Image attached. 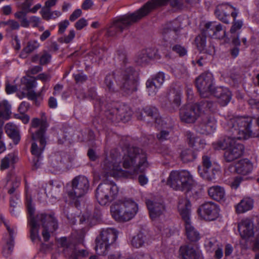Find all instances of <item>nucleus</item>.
I'll list each match as a JSON object with an SVG mask.
<instances>
[{"label": "nucleus", "instance_id": "obj_1", "mask_svg": "<svg viewBox=\"0 0 259 259\" xmlns=\"http://www.w3.org/2000/svg\"><path fill=\"white\" fill-rule=\"evenodd\" d=\"M102 174L105 177L133 178L135 175L143 172L148 167L147 154L141 149L136 147H128L122 158L123 167L127 170L122 169L120 158L115 151L106 155L101 163Z\"/></svg>", "mask_w": 259, "mask_h": 259}, {"label": "nucleus", "instance_id": "obj_2", "mask_svg": "<svg viewBox=\"0 0 259 259\" xmlns=\"http://www.w3.org/2000/svg\"><path fill=\"white\" fill-rule=\"evenodd\" d=\"M251 120L249 118L233 117L226 122L225 128L232 133V136L224 138L223 141H219L214 148L226 149L224 158L226 161L232 162L242 156L244 151L243 145L238 142L236 139H246L251 136L249 129Z\"/></svg>", "mask_w": 259, "mask_h": 259}, {"label": "nucleus", "instance_id": "obj_3", "mask_svg": "<svg viewBox=\"0 0 259 259\" xmlns=\"http://www.w3.org/2000/svg\"><path fill=\"white\" fill-rule=\"evenodd\" d=\"M104 84L106 91L110 94L121 91L131 94L137 90V73L131 66L123 67L120 71L107 75Z\"/></svg>", "mask_w": 259, "mask_h": 259}, {"label": "nucleus", "instance_id": "obj_4", "mask_svg": "<svg viewBox=\"0 0 259 259\" xmlns=\"http://www.w3.org/2000/svg\"><path fill=\"white\" fill-rule=\"evenodd\" d=\"M170 0H152L148 2L142 8L135 13L127 14L115 20L108 30L110 36L116 35L133 23L137 22L150 12L158 7L165 6Z\"/></svg>", "mask_w": 259, "mask_h": 259}, {"label": "nucleus", "instance_id": "obj_5", "mask_svg": "<svg viewBox=\"0 0 259 259\" xmlns=\"http://www.w3.org/2000/svg\"><path fill=\"white\" fill-rule=\"evenodd\" d=\"M41 225L44 230L42 235L45 241L49 240L50 235L49 232H53L58 228V223L56 219L52 215L40 213L37 217L31 219L30 222V237L33 241L39 239L38 230Z\"/></svg>", "mask_w": 259, "mask_h": 259}, {"label": "nucleus", "instance_id": "obj_6", "mask_svg": "<svg viewBox=\"0 0 259 259\" xmlns=\"http://www.w3.org/2000/svg\"><path fill=\"white\" fill-rule=\"evenodd\" d=\"M138 210V204L133 200L123 198L117 200L110 207L114 219L119 222H126L133 219Z\"/></svg>", "mask_w": 259, "mask_h": 259}, {"label": "nucleus", "instance_id": "obj_7", "mask_svg": "<svg viewBox=\"0 0 259 259\" xmlns=\"http://www.w3.org/2000/svg\"><path fill=\"white\" fill-rule=\"evenodd\" d=\"M166 184L174 190L189 191L195 185V182L187 170H172L167 179Z\"/></svg>", "mask_w": 259, "mask_h": 259}, {"label": "nucleus", "instance_id": "obj_8", "mask_svg": "<svg viewBox=\"0 0 259 259\" xmlns=\"http://www.w3.org/2000/svg\"><path fill=\"white\" fill-rule=\"evenodd\" d=\"M190 203L186 198L179 200L178 210L185 222V233L187 239L191 242H196L200 238L199 233L192 225L190 219Z\"/></svg>", "mask_w": 259, "mask_h": 259}, {"label": "nucleus", "instance_id": "obj_9", "mask_svg": "<svg viewBox=\"0 0 259 259\" xmlns=\"http://www.w3.org/2000/svg\"><path fill=\"white\" fill-rule=\"evenodd\" d=\"M118 191V187L115 183L106 181L98 186L96 198L100 204L105 205L116 198Z\"/></svg>", "mask_w": 259, "mask_h": 259}, {"label": "nucleus", "instance_id": "obj_10", "mask_svg": "<svg viewBox=\"0 0 259 259\" xmlns=\"http://www.w3.org/2000/svg\"><path fill=\"white\" fill-rule=\"evenodd\" d=\"M71 186L72 189L67 193L68 197L74 201L87 193L90 187L89 181L86 177L79 175L73 179Z\"/></svg>", "mask_w": 259, "mask_h": 259}, {"label": "nucleus", "instance_id": "obj_11", "mask_svg": "<svg viewBox=\"0 0 259 259\" xmlns=\"http://www.w3.org/2000/svg\"><path fill=\"white\" fill-rule=\"evenodd\" d=\"M31 138L34 141L31 147V152L34 156L32 160L33 169H36L40 165L39 159L45 148L47 141L45 136H36L32 133Z\"/></svg>", "mask_w": 259, "mask_h": 259}, {"label": "nucleus", "instance_id": "obj_12", "mask_svg": "<svg viewBox=\"0 0 259 259\" xmlns=\"http://www.w3.org/2000/svg\"><path fill=\"white\" fill-rule=\"evenodd\" d=\"M202 114V109L197 103L184 106L179 112L181 120L188 123H194Z\"/></svg>", "mask_w": 259, "mask_h": 259}, {"label": "nucleus", "instance_id": "obj_13", "mask_svg": "<svg viewBox=\"0 0 259 259\" xmlns=\"http://www.w3.org/2000/svg\"><path fill=\"white\" fill-rule=\"evenodd\" d=\"M196 85L202 97H208L213 91L212 74L210 72L201 74L196 80Z\"/></svg>", "mask_w": 259, "mask_h": 259}, {"label": "nucleus", "instance_id": "obj_14", "mask_svg": "<svg viewBox=\"0 0 259 259\" xmlns=\"http://www.w3.org/2000/svg\"><path fill=\"white\" fill-rule=\"evenodd\" d=\"M220 211L219 206L211 201L203 203L198 209L199 215L204 220L208 221L217 219L220 215Z\"/></svg>", "mask_w": 259, "mask_h": 259}, {"label": "nucleus", "instance_id": "obj_15", "mask_svg": "<svg viewBox=\"0 0 259 259\" xmlns=\"http://www.w3.org/2000/svg\"><path fill=\"white\" fill-rule=\"evenodd\" d=\"M238 13V11L228 3H222L218 5L214 11L215 17L219 20L226 24H229L230 22L229 19L230 14L233 18L236 19Z\"/></svg>", "mask_w": 259, "mask_h": 259}, {"label": "nucleus", "instance_id": "obj_16", "mask_svg": "<svg viewBox=\"0 0 259 259\" xmlns=\"http://www.w3.org/2000/svg\"><path fill=\"white\" fill-rule=\"evenodd\" d=\"M60 244L64 248V253L66 255L70 254L69 259H81L89 255V252L86 250L77 249L75 246L68 241L66 238H61L60 239Z\"/></svg>", "mask_w": 259, "mask_h": 259}, {"label": "nucleus", "instance_id": "obj_17", "mask_svg": "<svg viewBox=\"0 0 259 259\" xmlns=\"http://www.w3.org/2000/svg\"><path fill=\"white\" fill-rule=\"evenodd\" d=\"M216 128V120L213 117L204 115L197 127V130L202 134H210Z\"/></svg>", "mask_w": 259, "mask_h": 259}, {"label": "nucleus", "instance_id": "obj_18", "mask_svg": "<svg viewBox=\"0 0 259 259\" xmlns=\"http://www.w3.org/2000/svg\"><path fill=\"white\" fill-rule=\"evenodd\" d=\"M4 225L5 226L10 236V239L7 242L6 246L4 248L3 253L4 255L8 256L13 251L14 246V236L16 234V227L11 226L9 221L1 218Z\"/></svg>", "mask_w": 259, "mask_h": 259}, {"label": "nucleus", "instance_id": "obj_19", "mask_svg": "<svg viewBox=\"0 0 259 259\" xmlns=\"http://www.w3.org/2000/svg\"><path fill=\"white\" fill-rule=\"evenodd\" d=\"M152 220H154L160 217L165 211L163 204L156 200H147L146 202Z\"/></svg>", "mask_w": 259, "mask_h": 259}, {"label": "nucleus", "instance_id": "obj_20", "mask_svg": "<svg viewBox=\"0 0 259 259\" xmlns=\"http://www.w3.org/2000/svg\"><path fill=\"white\" fill-rule=\"evenodd\" d=\"M223 30L222 25L215 22H209L205 25L202 33L206 36H213L217 38H222L225 37L226 31H223L222 35H219L220 31Z\"/></svg>", "mask_w": 259, "mask_h": 259}, {"label": "nucleus", "instance_id": "obj_21", "mask_svg": "<svg viewBox=\"0 0 259 259\" xmlns=\"http://www.w3.org/2000/svg\"><path fill=\"white\" fill-rule=\"evenodd\" d=\"M218 99L222 106L226 105L230 101L231 94L227 88L218 87L215 88L212 93Z\"/></svg>", "mask_w": 259, "mask_h": 259}, {"label": "nucleus", "instance_id": "obj_22", "mask_svg": "<svg viewBox=\"0 0 259 259\" xmlns=\"http://www.w3.org/2000/svg\"><path fill=\"white\" fill-rule=\"evenodd\" d=\"M238 230L242 238L249 237L253 234V225L251 220L245 219L238 225Z\"/></svg>", "mask_w": 259, "mask_h": 259}, {"label": "nucleus", "instance_id": "obj_23", "mask_svg": "<svg viewBox=\"0 0 259 259\" xmlns=\"http://www.w3.org/2000/svg\"><path fill=\"white\" fill-rule=\"evenodd\" d=\"M209 196L217 201H224L225 199L226 192L224 188L220 186H213L207 190Z\"/></svg>", "mask_w": 259, "mask_h": 259}, {"label": "nucleus", "instance_id": "obj_24", "mask_svg": "<svg viewBox=\"0 0 259 259\" xmlns=\"http://www.w3.org/2000/svg\"><path fill=\"white\" fill-rule=\"evenodd\" d=\"M179 30L178 27H174L172 26L164 28L162 32L164 40L170 44L175 42L178 38Z\"/></svg>", "mask_w": 259, "mask_h": 259}, {"label": "nucleus", "instance_id": "obj_25", "mask_svg": "<svg viewBox=\"0 0 259 259\" xmlns=\"http://www.w3.org/2000/svg\"><path fill=\"white\" fill-rule=\"evenodd\" d=\"M5 130L8 136L17 144L20 140L19 130L17 126L12 122L7 123L5 126Z\"/></svg>", "mask_w": 259, "mask_h": 259}, {"label": "nucleus", "instance_id": "obj_26", "mask_svg": "<svg viewBox=\"0 0 259 259\" xmlns=\"http://www.w3.org/2000/svg\"><path fill=\"white\" fill-rule=\"evenodd\" d=\"M253 168L252 164L247 159L239 160L236 164L235 169L237 173L245 175L250 173Z\"/></svg>", "mask_w": 259, "mask_h": 259}, {"label": "nucleus", "instance_id": "obj_27", "mask_svg": "<svg viewBox=\"0 0 259 259\" xmlns=\"http://www.w3.org/2000/svg\"><path fill=\"white\" fill-rule=\"evenodd\" d=\"M180 252L183 259H198L199 257V253L190 245L181 246Z\"/></svg>", "mask_w": 259, "mask_h": 259}, {"label": "nucleus", "instance_id": "obj_28", "mask_svg": "<svg viewBox=\"0 0 259 259\" xmlns=\"http://www.w3.org/2000/svg\"><path fill=\"white\" fill-rule=\"evenodd\" d=\"M38 126H40L39 129L33 134L36 136H45L46 130L48 126L47 119L45 118H42V119L33 118L31 121V127L37 128Z\"/></svg>", "mask_w": 259, "mask_h": 259}, {"label": "nucleus", "instance_id": "obj_29", "mask_svg": "<svg viewBox=\"0 0 259 259\" xmlns=\"http://www.w3.org/2000/svg\"><path fill=\"white\" fill-rule=\"evenodd\" d=\"M98 237L101 239H103L107 243L110 245L115 241L117 237V233L115 229L108 228L103 230Z\"/></svg>", "mask_w": 259, "mask_h": 259}, {"label": "nucleus", "instance_id": "obj_30", "mask_svg": "<svg viewBox=\"0 0 259 259\" xmlns=\"http://www.w3.org/2000/svg\"><path fill=\"white\" fill-rule=\"evenodd\" d=\"M253 205V201L252 199L250 198H244L236 205V211L238 213L245 212L252 209Z\"/></svg>", "mask_w": 259, "mask_h": 259}, {"label": "nucleus", "instance_id": "obj_31", "mask_svg": "<svg viewBox=\"0 0 259 259\" xmlns=\"http://www.w3.org/2000/svg\"><path fill=\"white\" fill-rule=\"evenodd\" d=\"M200 176L204 180L208 181H212L216 178V175L219 172L218 167H213L209 169H198Z\"/></svg>", "mask_w": 259, "mask_h": 259}, {"label": "nucleus", "instance_id": "obj_32", "mask_svg": "<svg viewBox=\"0 0 259 259\" xmlns=\"http://www.w3.org/2000/svg\"><path fill=\"white\" fill-rule=\"evenodd\" d=\"M17 160V156L14 153H10L7 154L1 160V170H4L8 169L10 166L13 165Z\"/></svg>", "mask_w": 259, "mask_h": 259}, {"label": "nucleus", "instance_id": "obj_33", "mask_svg": "<svg viewBox=\"0 0 259 259\" xmlns=\"http://www.w3.org/2000/svg\"><path fill=\"white\" fill-rule=\"evenodd\" d=\"M5 182L6 183V186L9 183H10L11 188L8 190V192L10 195H13L16 192L17 189L19 186L20 179L14 176L8 175L5 180Z\"/></svg>", "mask_w": 259, "mask_h": 259}, {"label": "nucleus", "instance_id": "obj_34", "mask_svg": "<svg viewBox=\"0 0 259 259\" xmlns=\"http://www.w3.org/2000/svg\"><path fill=\"white\" fill-rule=\"evenodd\" d=\"M147 116L151 118L152 121L160 124L162 120L159 116L157 109L154 107H146L143 109Z\"/></svg>", "mask_w": 259, "mask_h": 259}, {"label": "nucleus", "instance_id": "obj_35", "mask_svg": "<svg viewBox=\"0 0 259 259\" xmlns=\"http://www.w3.org/2000/svg\"><path fill=\"white\" fill-rule=\"evenodd\" d=\"M153 57L152 51L150 49L145 50L139 53L136 58V62L140 64L148 63Z\"/></svg>", "mask_w": 259, "mask_h": 259}, {"label": "nucleus", "instance_id": "obj_36", "mask_svg": "<svg viewBox=\"0 0 259 259\" xmlns=\"http://www.w3.org/2000/svg\"><path fill=\"white\" fill-rule=\"evenodd\" d=\"M95 250L97 253L100 255H104L107 254L108 249L110 245L103 239L97 237L96 239Z\"/></svg>", "mask_w": 259, "mask_h": 259}, {"label": "nucleus", "instance_id": "obj_37", "mask_svg": "<svg viewBox=\"0 0 259 259\" xmlns=\"http://www.w3.org/2000/svg\"><path fill=\"white\" fill-rule=\"evenodd\" d=\"M21 84L24 86L23 90L29 91L33 88H35L37 83L35 78L28 76H24L21 79Z\"/></svg>", "mask_w": 259, "mask_h": 259}, {"label": "nucleus", "instance_id": "obj_38", "mask_svg": "<svg viewBox=\"0 0 259 259\" xmlns=\"http://www.w3.org/2000/svg\"><path fill=\"white\" fill-rule=\"evenodd\" d=\"M122 112L121 110L117 108H112L106 111V116L109 119L115 122L122 120Z\"/></svg>", "mask_w": 259, "mask_h": 259}, {"label": "nucleus", "instance_id": "obj_39", "mask_svg": "<svg viewBox=\"0 0 259 259\" xmlns=\"http://www.w3.org/2000/svg\"><path fill=\"white\" fill-rule=\"evenodd\" d=\"M221 245L214 238L207 239L205 241L204 246L207 252H213Z\"/></svg>", "mask_w": 259, "mask_h": 259}, {"label": "nucleus", "instance_id": "obj_40", "mask_svg": "<svg viewBox=\"0 0 259 259\" xmlns=\"http://www.w3.org/2000/svg\"><path fill=\"white\" fill-rule=\"evenodd\" d=\"M196 157L194 153L190 149L183 150L181 154V158L184 162L193 161Z\"/></svg>", "mask_w": 259, "mask_h": 259}, {"label": "nucleus", "instance_id": "obj_41", "mask_svg": "<svg viewBox=\"0 0 259 259\" xmlns=\"http://www.w3.org/2000/svg\"><path fill=\"white\" fill-rule=\"evenodd\" d=\"M206 35L203 33L198 35L195 39V44L197 46L198 49L202 52L205 50L206 45Z\"/></svg>", "mask_w": 259, "mask_h": 259}, {"label": "nucleus", "instance_id": "obj_42", "mask_svg": "<svg viewBox=\"0 0 259 259\" xmlns=\"http://www.w3.org/2000/svg\"><path fill=\"white\" fill-rule=\"evenodd\" d=\"M0 112H2L6 117V119H9L11 114V105L7 101H3L0 102Z\"/></svg>", "mask_w": 259, "mask_h": 259}, {"label": "nucleus", "instance_id": "obj_43", "mask_svg": "<svg viewBox=\"0 0 259 259\" xmlns=\"http://www.w3.org/2000/svg\"><path fill=\"white\" fill-rule=\"evenodd\" d=\"M181 103V95L179 93H176L173 96V98L170 101L169 108L172 110H175L180 106Z\"/></svg>", "mask_w": 259, "mask_h": 259}, {"label": "nucleus", "instance_id": "obj_44", "mask_svg": "<svg viewBox=\"0 0 259 259\" xmlns=\"http://www.w3.org/2000/svg\"><path fill=\"white\" fill-rule=\"evenodd\" d=\"M213 167H217L214 163H212L210 157L207 155H204L202 157V166L198 167L202 169H209Z\"/></svg>", "mask_w": 259, "mask_h": 259}, {"label": "nucleus", "instance_id": "obj_45", "mask_svg": "<svg viewBox=\"0 0 259 259\" xmlns=\"http://www.w3.org/2000/svg\"><path fill=\"white\" fill-rule=\"evenodd\" d=\"M144 236L142 233H139L134 237L132 240V244L137 248L141 247L144 242Z\"/></svg>", "mask_w": 259, "mask_h": 259}, {"label": "nucleus", "instance_id": "obj_46", "mask_svg": "<svg viewBox=\"0 0 259 259\" xmlns=\"http://www.w3.org/2000/svg\"><path fill=\"white\" fill-rule=\"evenodd\" d=\"M146 87L147 89V92H148L149 95L150 96H154L157 93L158 89L160 88L157 87L154 82L150 81V80H148L146 82Z\"/></svg>", "mask_w": 259, "mask_h": 259}, {"label": "nucleus", "instance_id": "obj_47", "mask_svg": "<svg viewBox=\"0 0 259 259\" xmlns=\"http://www.w3.org/2000/svg\"><path fill=\"white\" fill-rule=\"evenodd\" d=\"M26 206L28 210V212L30 215V218L29 219V224H30V222L32 219H35L37 217V215L35 217H32L34 213V207L32 203L31 199L30 198H29L28 196H26Z\"/></svg>", "mask_w": 259, "mask_h": 259}, {"label": "nucleus", "instance_id": "obj_48", "mask_svg": "<svg viewBox=\"0 0 259 259\" xmlns=\"http://www.w3.org/2000/svg\"><path fill=\"white\" fill-rule=\"evenodd\" d=\"M187 136L189 145L191 147H196V144L197 143L200 144L201 143V141L200 139L190 132H187Z\"/></svg>", "mask_w": 259, "mask_h": 259}, {"label": "nucleus", "instance_id": "obj_49", "mask_svg": "<svg viewBox=\"0 0 259 259\" xmlns=\"http://www.w3.org/2000/svg\"><path fill=\"white\" fill-rule=\"evenodd\" d=\"M164 74L162 72H159L156 75V76L150 80L152 81L153 82H154V83L156 84V85H157V87L160 88V87L164 81Z\"/></svg>", "mask_w": 259, "mask_h": 259}, {"label": "nucleus", "instance_id": "obj_50", "mask_svg": "<svg viewBox=\"0 0 259 259\" xmlns=\"http://www.w3.org/2000/svg\"><path fill=\"white\" fill-rule=\"evenodd\" d=\"M243 26V22L242 20H236V18H233L232 25L230 30L232 34L236 33L238 30H240Z\"/></svg>", "mask_w": 259, "mask_h": 259}, {"label": "nucleus", "instance_id": "obj_51", "mask_svg": "<svg viewBox=\"0 0 259 259\" xmlns=\"http://www.w3.org/2000/svg\"><path fill=\"white\" fill-rule=\"evenodd\" d=\"M51 55L47 51H44L39 57V64L44 65L50 63L51 60Z\"/></svg>", "mask_w": 259, "mask_h": 259}, {"label": "nucleus", "instance_id": "obj_52", "mask_svg": "<svg viewBox=\"0 0 259 259\" xmlns=\"http://www.w3.org/2000/svg\"><path fill=\"white\" fill-rule=\"evenodd\" d=\"M39 47V44L37 41H31L28 42L26 47L23 51L26 53L29 54L33 52Z\"/></svg>", "mask_w": 259, "mask_h": 259}, {"label": "nucleus", "instance_id": "obj_53", "mask_svg": "<svg viewBox=\"0 0 259 259\" xmlns=\"http://www.w3.org/2000/svg\"><path fill=\"white\" fill-rule=\"evenodd\" d=\"M172 50L178 54L180 56H183L186 55L187 53L186 49L180 45H176L173 46Z\"/></svg>", "mask_w": 259, "mask_h": 259}, {"label": "nucleus", "instance_id": "obj_54", "mask_svg": "<svg viewBox=\"0 0 259 259\" xmlns=\"http://www.w3.org/2000/svg\"><path fill=\"white\" fill-rule=\"evenodd\" d=\"M75 36V31L73 29H71L69 31L67 35H64V37L61 38L62 41L66 44L70 43L72 41Z\"/></svg>", "mask_w": 259, "mask_h": 259}, {"label": "nucleus", "instance_id": "obj_55", "mask_svg": "<svg viewBox=\"0 0 259 259\" xmlns=\"http://www.w3.org/2000/svg\"><path fill=\"white\" fill-rule=\"evenodd\" d=\"M51 75L50 73L44 72L39 73L35 77L36 80H40L43 82H49L51 80Z\"/></svg>", "mask_w": 259, "mask_h": 259}, {"label": "nucleus", "instance_id": "obj_56", "mask_svg": "<svg viewBox=\"0 0 259 259\" xmlns=\"http://www.w3.org/2000/svg\"><path fill=\"white\" fill-rule=\"evenodd\" d=\"M69 22L67 20H65L59 22L58 24L59 27L58 33L59 34L64 33L66 28L69 25Z\"/></svg>", "mask_w": 259, "mask_h": 259}, {"label": "nucleus", "instance_id": "obj_57", "mask_svg": "<svg viewBox=\"0 0 259 259\" xmlns=\"http://www.w3.org/2000/svg\"><path fill=\"white\" fill-rule=\"evenodd\" d=\"M198 104L200 106L203 113L204 111V109H211L213 107L214 103L208 100H204Z\"/></svg>", "mask_w": 259, "mask_h": 259}, {"label": "nucleus", "instance_id": "obj_58", "mask_svg": "<svg viewBox=\"0 0 259 259\" xmlns=\"http://www.w3.org/2000/svg\"><path fill=\"white\" fill-rule=\"evenodd\" d=\"M22 93L31 100H35L39 95L40 93L37 94L31 90L29 91H23Z\"/></svg>", "mask_w": 259, "mask_h": 259}, {"label": "nucleus", "instance_id": "obj_59", "mask_svg": "<svg viewBox=\"0 0 259 259\" xmlns=\"http://www.w3.org/2000/svg\"><path fill=\"white\" fill-rule=\"evenodd\" d=\"M33 0H23L21 4V9L25 13H29V10L33 4Z\"/></svg>", "mask_w": 259, "mask_h": 259}, {"label": "nucleus", "instance_id": "obj_60", "mask_svg": "<svg viewBox=\"0 0 259 259\" xmlns=\"http://www.w3.org/2000/svg\"><path fill=\"white\" fill-rule=\"evenodd\" d=\"M5 24L8 26L11 30L18 29L20 27L19 23L13 20H10L5 22Z\"/></svg>", "mask_w": 259, "mask_h": 259}, {"label": "nucleus", "instance_id": "obj_61", "mask_svg": "<svg viewBox=\"0 0 259 259\" xmlns=\"http://www.w3.org/2000/svg\"><path fill=\"white\" fill-rule=\"evenodd\" d=\"M51 7H48L45 5L40 11L42 17L46 20H48V17L52 12L51 11Z\"/></svg>", "mask_w": 259, "mask_h": 259}, {"label": "nucleus", "instance_id": "obj_62", "mask_svg": "<svg viewBox=\"0 0 259 259\" xmlns=\"http://www.w3.org/2000/svg\"><path fill=\"white\" fill-rule=\"evenodd\" d=\"M74 78L76 83H83L87 79V76L82 73L74 74Z\"/></svg>", "mask_w": 259, "mask_h": 259}, {"label": "nucleus", "instance_id": "obj_63", "mask_svg": "<svg viewBox=\"0 0 259 259\" xmlns=\"http://www.w3.org/2000/svg\"><path fill=\"white\" fill-rule=\"evenodd\" d=\"M88 24L87 21L84 18H81L75 24V27L77 30H81Z\"/></svg>", "mask_w": 259, "mask_h": 259}, {"label": "nucleus", "instance_id": "obj_64", "mask_svg": "<svg viewBox=\"0 0 259 259\" xmlns=\"http://www.w3.org/2000/svg\"><path fill=\"white\" fill-rule=\"evenodd\" d=\"M81 14L82 11L80 9H76L70 16L69 20L71 21H74L81 16Z\"/></svg>", "mask_w": 259, "mask_h": 259}]
</instances>
